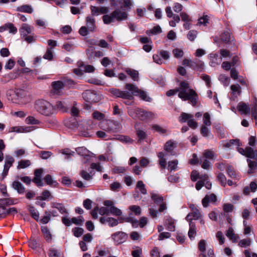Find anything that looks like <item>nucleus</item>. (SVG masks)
<instances>
[{"label":"nucleus","mask_w":257,"mask_h":257,"mask_svg":"<svg viewBox=\"0 0 257 257\" xmlns=\"http://www.w3.org/2000/svg\"><path fill=\"white\" fill-rule=\"evenodd\" d=\"M127 17V14L125 12L117 9L109 15H104L102 17V20L105 24H109L115 20L117 21L124 20Z\"/></svg>","instance_id":"1"},{"label":"nucleus","mask_w":257,"mask_h":257,"mask_svg":"<svg viewBox=\"0 0 257 257\" xmlns=\"http://www.w3.org/2000/svg\"><path fill=\"white\" fill-rule=\"evenodd\" d=\"M35 108L38 111L46 115H50L55 111V107L50 102L43 100L36 102Z\"/></svg>","instance_id":"2"},{"label":"nucleus","mask_w":257,"mask_h":257,"mask_svg":"<svg viewBox=\"0 0 257 257\" xmlns=\"http://www.w3.org/2000/svg\"><path fill=\"white\" fill-rule=\"evenodd\" d=\"M15 94L17 96L18 102L22 104L30 102L32 99L30 93L23 89H17Z\"/></svg>","instance_id":"3"},{"label":"nucleus","mask_w":257,"mask_h":257,"mask_svg":"<svg viewBox=\"0 0 257 257\" xmlns=\"http://www.w3.org/2000/svg\"><path fill=\"white\" fill-rule=\"evenodd\" d=\"M125 88L131 92V94L132 96L133 95H139L142 99L147 101H149L150 100L151 98L146 92L140 90L137 86L134 84L129 83L126 84L125 85Z\"/></svg>","instance_id":"4"},{"label":"nucleus","mask_w":257,"mask_h":257,"mask_svg":"<svg viewBox=\"0 0 257 257\" xmlns=\"http://www.w3.org/2000/svg\"><path fill=\"white\" fill-rule=\"evenodd\" d=\"M176 222L177 220L169 215H166L163 217V226L169 231H175Z\"/></svg>","instance_id":"5"},{"label":"nucleus","mask_w":257,"mask_h":257,"mask_svg":"<svg viewBox=\"0 0 257 257\" xmlns=\"http://www.w3.org/2000/svg\"><path fill=\"white\" fill-rule=\"evenodd\" d=\"M183 96V98H180L183 100L190 101L192 106H195L197 105L199 97L196 92L193 89L189 88L188 92H186Z\"/></svg>","instance_id":"6"},{"label":"nucleus","mask_w":257,"mask_h":257,"mask_svg":"<svg viewBox=\"0 0 257 257\" xmlns=\"http://www.w3.org/2000/svg\"><path fill=\"white\" fill-rule=\"evenodd\" d=\"M65 82L61 81H54L51 83L52 89L51 94L54 95H61L62 94V90L65 86Z\"/></svg>","instance_id":"7"},{"label":"nucleus","mask_w":257,"mask_h":257,"mask_svg":"<svg viewBox=\"0 0 257 257\" xmlns=\"http://www.w3.org/2000/svg\"><path fill=\"white\" fill-rule=\"evenodd\" d=\"M98 213L102 216L108 215L109 213V208H108L106 207L99 208L96 207L91 212V214L94 219L98 218Z\"/></svg>","instance_id":"8"},{"label":"nucleus","mask_w":257,"mask_h":257,"mask_svg":"<svg viewBox=\"0 0 257 257\" xmlns=\"http://www.w3.org/2000/svg\"><path fill=\"white\" fill-rule=\"evenodd\" d=\"M109 91L112 94L118 97L129 99H131L133 98L131 93L127 91H120V90L116 88L110 89Z\"/></svg>","instance_id":"9"},{"label":"nucleus","mask_w":257,"mask_h":257,"mask_svg":"<svg viewBox=\"0 0 257 257\" xmlns=\"http://www.w3.org/2000/svg\"><path fill=\"white\" fill-rule=\"evenodd\" d=\"M217 197L214 193L210 194H207L202 200V204L204 207L206 208L208 207L209 203L214 204L217 201Z\"/></svg>","instance_id":"10"},{"label":"nucleus","mask_w":257,"mask_h":257,"mask_svg":"<svg viewBox=\"0 0 257 257\" xmlns=\"http://www.w3.org/2000/svg\"><path fill=\"white\" fill-rule=\"evenodd\" d=\"M111 237L116 244H120L126 240L127 234L123 232L118 231L112 234Z\"/></svg>","instance_id":"11"},{"label":"nucleus","mask_w":257,"mask_h":257,"mask_svg":"<svg viewBox=\"0 0 257 257\" xmlns=\"http://www.w3.org/2000/svg\"><path fill=\"white\" fill-rule=\"evenodd\" d=\"M231 34L230 30L225 28L220 35V40L226 44L231 43V42L233 41V38L231 37Z\"/></svg>","instance_id":"12"},{"label":"nucleus","mask_w":257,"mask_h":257,"mask_svg":"<svg viewBox=\"0 0 257 257\" xmlns=\"http://www.w3.org/2000/svg\"><path fill=\"white\" fill-rule=\"evenodd\" d=\"M99 221L102 224L108 223L110 227L115 226L118 224V220L111 217H101L99 219Z\"/></svg>","instance_id":"13"},{"label":"nucleus","mask_w":257,"mask_h":257,"mask_svg":"<svg viewBox=\"0 0 257 257\" xmlns=\"http://www.w3.org/2000/svg\"><path fill=\"white\" fill-rule=\"evenodd\" d=\"M177 146V143L171 140L167 141L164 145V149L167 154L173 155L174 149Z\"/></svg>","instance_id":"14"},{"label":"nucleus","mask_w":257,"mask_h":257,"mask_svg":"<svg viewBox=\"0 0 257 257\" xmlns=\"http://www.w3.org/2000/svg\"><path fill=\"white\" fill-rule=\"evenodd\" d=\"M34 30L33 27L27 24H23L20 29L21 36L23 37L31 34Z\"/></svg>","instance_id":"15"},{"label":"nucleus","mask_w":257,"mask_h":257,"mask_svg":"<svg viewBox=\"0 0 257 257\" xmlns=\"http://www.w3.org/2000/svg\"><path fill=\"white\" fill-rule=\"evenodd\" d=\"M14 162V159L12 157H10L6 158L5 164L4 165V168L2 174L3 178H4L7 175L9 172V170L10 168L12 166Z\"/></svg>","instance_id":"16"},{"label":"nucleus","mask_w":257,"mask_h":257,"mask_svg":"<svg viewBox=\"0 0 257 257\" xmlns=\"http://www.w3.org/2000/svg\"><path fill=\"white\" fill-rule=\"evenodd\" d=\"M237 110L242 114H249L250 108L248 104L243 101L239 102L237 106Z\"/></svg>","instance_id":"17"},{"label":"nucleus","mask_w":257,"mask_h":257,"mask_svg":"<svg viewBox=\"0 0 257 257\" xmlns=\"http://www.w3.org/2000/svg\"><path fill=\"white\" fill-rule=\"evenodd\" d=\"M189 84L185 81H181L180 83V88L178 97L179 98H183V96L189 89Z\"/></svg>","instance_id":"18"},{"label":"nucleus","mask_w":257,"mask_h":257,"mask_svg":"<svg viewBox=\"0 0 257 257\" xmlns=\"http://www.w3.org/2000/svg\"><path fill=\"white\" fill-rule=\"evenodd\" d=\"M253 160L247 159L246 161L248 166V173L249 174L255 173L257 167V159H253Z\"/></svg>","instance_id":"19"},{"label":"nucleus","mask_w":257,"mask_h":257,"mask_svg":"<svg viewBox=\"0 0 257 257\" xmlns=\"http://www.w3.org/2000/svg\"><path fill=\"white\" fill-rule=\"evenodd\" d=\"M244 156L248 159H257V150H254L251 147H246Z\"/></svg>","instance_id":"20"},{"label":"nucleus","mask_w":257,"mask_h":257,"mask_svg":"<svg viewBox=\"0 0 257 257\" xmlns=\"http://www.w3.org/2000/svg\"><path fill=\"white\" fill-rule=\"evenodd\" d=\"M182 65L185 66H188L190 68H192L194 69L198 68H202L203 64L200 63L199 65H197V63L195 61L190 60L187 59H184L182 61Z\"/></svg>","instance_id":"21"},{"label":"nucleus","mask_w":257,"mask_h":257,"mask_svg":"<svg viewBox=\"0 0 257 257\" xmlns=\"http://www.w3.org/2000/svg\"><path fill=\"white\" fill-rule=\"evenodd\" d=\"M83 98L88 102H96V94L90 91H85L83 93Z\"/></svg>","instance_id":"22"},{"label":"nucleus","mask_w":257,"mask_h":257,"mask_svg":"<svg viewBox=\"0 0 257 257\" xmlns=\"http://www.w3.org/2000/svg\"><path fill=\"white\" fill-rule=\"evenodd\" d=\"M230 89L231 90V95L235 98H237L241 93V87L238 84L231 85Z\"/></svg>","instance_id":"23"},{"label":"nucleus","mask_w":257,"mask_h":257,"mask_svg":"<svg viewBox=\"0 0 257 257\" xmlns=\"http://www.w3.org/2000/svg\"><path fill=\"white\" fill-rule=\"evenodd\" d=\"M86 25L89 31L93 32L95 29V20L90 17L86 18Z\"/></svg>","instance_id":"24"},{"label":"nucleus","mask_w":257,"mask_h":257,"mask_svg":"<svg viewBox=\"0 0 257 257\" xmlns=\"http://www.w3.org/2000/svg\"><path fill=\"white\" fill-rule=\"evenodd\" d=\"M17 11L18 12L31 14L33 12V9L32 6L30 5H25L17 7Z\"/></svg>","instance_id":"25"},{"label":"nucleus","mask_w":257,"mask_h":257,"mask_svg":"<svg viewBox=\"0 0 257 257\" xmlns=\"http://www.w3.org/2000/svg\"><path fill=\"white\" fill-rule=\"evenodd\" d=\"M188 236L191 240L194 239L196 234V225L195 223H190L188 231Z\"/></svg>","instance_id":"26"},{"label":"nucleus","mask_w":257,"mask_h":257,"mask_svg":"<svg viewBox=\"0 0 257 257\" xmlns=\"http://www.w3.org/2000/svg\"><path fill=\"white\" fill-rule=\"evenodd\" d=\"M76 151L83 156L84 159H85V162H86L90 159L91 156L89 154V152L86 149L83 148H78Z\"/></svg>","instance_id":"27"},{"label":"nucleus","mask_w":257,"mask_h":257,"mask_svg":"<svg viewBox=\"0 0 257 257\" xmlns=\"http://www.w3.org/2000/svg\"><path fill=\"white\" fill-rule=\"evenodd\" d=\"M139 117L142 120H145L149 118H151L153 116V114L150 112L145 111L144 110H138Z\"/></svg>","instance_id":"28"},{"label":"nucleus","mask_w":257,"mask_h":257,"mask_svg":"<svg viewBox=\"0 0 257 257\" xmlns=\"http://www.w3.org/2000/svg\"><path fill=\"white\" fill-rule=\"evenodd\" d=\"M226 235L227 237L230 238L233 242H236L237 237L234 233L233 229L231 227H229L227 230Z\"/></svg>","instance_id":"29"},{"label":"nucleus","mask_w":257,"mask_h":257,"mask_svg":"<svg viewBox=\"0 0 257 257\" xmlns=\"http://www.w3.org/2000/svg\"><path fill=\"white\" fill-rule=\"evenodd\" d=\"M147 223V218L142 217L140 218V221L135 220L132 222L133 226L137 227L139 225L141 227H143Z\"/></svg>","instance_id":"30"},{"label":"nucleus","mask_w":257,"mask_h":257,"mask_svg":"<svg viewBox=\"0 0 257 257\" xmlns=\"http://www.w3.org/2000/svg\"><path fill=\"white\" fill-rule=\"evenodd\" d=\"M193 117V115L185 112H182L179 117V121L181 123L187 122L188 120Z\"/></svg>","instance_id":"31"},{"label":"nucleus","mask_w":257,"mask_h":257,"mask_svg":"<svg viewBox=\"0 0 257 257\" xmlns=\"http://www.w3.org/2000/svg\"><path fill=\"white\" fill-rule=\"evenodd\" d=\"M137 135L139 138V141L144 140L147 137L146 131L143 128H136Z\"/></svg>","instance_id":"32"},{"label":"nucleus","mask_w":257,"mask_h":257,"mask_svg":"<svg viewBox=\"0 0 257 257\" xmlns=\"http://www.w3.org/2000/svg\"><path fill=\"white\" fill-rule=\"evenodd\" d=\"M13 188L17 190L19 193H23L25 191L24 186L19 182L15 181L13 183Z\"/></svg>","instance_id":"33"},{"label":"nucleus","mask_w":257,"mask_h":257,"mask_svg":"<svg viewBox=\"0 0 257 257\" xmlns=\"http://www.w3.org/2000/svg\"><path fill=\"white\" fill-rule=\"evenodd\" d=\"M31 162L29 160H22L18 162V169H24L30 166Z\"/></svg>","instance_id":"34"},{"label":"nucleus","mask_w":257,"mask_h":257,"mask_svg":"<svg viewBox=\"0 0 257 257\" xmlns=\"http://www.w3.org/2000/svg\"><path fill=\"white\" fill-rule=\"evenodd\" d=\"M178 164L177 160H174L173 161H169L168 163V170L169 172H171L172 171H175Z\"/></svg>","instance_id":"35"},{"label":"nucleus","mask_w":257,"mask_h":257,"mask_svg":"<svg viewBox=\"0 0 257 257\" xmlns=\"http://www.w3.org/2000/svg\"><path fill=\"white\" fill-rule=\"evenodd\" d=\"M217 180L219 182L220 185L225 187L226 185V178L225 176L222 173H219L217 176Z\"/></svg>","instance_id":"36"},{"label":"nucleus","mask_w":257,"mask_h":257,"mask_svg":"<svg viewBox=\"0 0 257 257\" xmlns=\"http://www.w3.org/2000/svg\"><path fill=\"white\" fill-rule=\"evenodd\" d=\"M16 203V200H13L10 198H5L0 200V205L5 207L7 205H13Z\"/></svg>","instance_id":"37"},{"label":"nucleus","mask_w":257,"mask_h":257,"mask_svg":"<svg viewBox=\"0 0 257 257\" xmlns=\"http://www.w3.org/2000/svg\"><path fill=\"white\" fill-rule=\"evenodd\" d=\"M125 71L133 80L135 81L138 80L139 73L137 71L128 68Z\"/></svg>","instance_id":"38"},{"label":"nucleus","mask_w":257,"mask_h":257,"mask_svg":"<svg viewBox=\"0 0 257 257\" xmlns=\"http://www.w3.org/2000/svg\"><path fill=\"white\" fill-rule=\"evenodd\" d=\"M251 115L252 118L255 120V124H257V103L254 102L251 108Z\"/></svg>","instance_id":"39"},{"label":"nucleus","mask_w":257,"mask_h":257,"mask_svg":"<svg viewBox=\"0 0 257 257\" xmlns=\"http://www.w3.org/2000/svg\"><path fill=\"white\" fill-rule=\"evenodd\" d=\"M136 187L143 194H147V191L145 187V185L144 184L142 181H139L137 182Z\"/></svg>","instance_id":"40"},{"label":"nucleus","mask_w":257,"mask_h":257,"mask_svg":"<svg viewBox=\"0 0 257 257\" xmlns=\"http://www.w3.org/2000/svg\"><path fill=\"white\" fill-rule=\"evenodd\" d=\"M52 198L53 196L48 190L44 191L42 193V195L39 197V198L42 200H49L51 199Z\"/></svg>","instance_id":"41"},{"label":"nucleus","mask_w":257,"mask_h":257,"mask_svg":"<svg viewBox=\"0 0 257 257\" xmlns=\"http://www.w3.org/2000/svg\"><path fill=\"white\" fill-rule=\"evenodd\" d=\"M251 244V240L249 238L241 239L238 242V245L241 247H247L250 246Z\"/></svg>","instance_id":"42"},{"label":"nucleus","mask_w":257,"mask_h":257,"mask_svg":"<svg viewBox=\"0 0 257 257\" xmlns=\"http://www.w3.org/2000/svg\"><path fill=\"white\" fill-rule=\"evenodd\" d=\"M109 213L112 215L116 216H121L122 214L121 210L114 206L112 208H109Z\"/></svg>","instance_id":"43"},{"label":"nucleus","mask_w":257,"mask_h":257,"mask_svg":"<svg viewBox=\"0 0 257 257\" xmlns=\"http://www.w3.org/2000/svg\"><path fill=\"white\" fill-rule=\"evenodd\" d=\"M29 211L31 213L33 217L37 221L39 219V213L38 210L33 206H30Z\"/></svg>","instance_id":"44"},{"label":"nucleus","mask_w":257,"mask_h":257,"mask_svg":"<svg viewBox=\"0 0 257 257\" xmlns=\"http://www.w3.org/2000/svg\"><path fill=\"white\" fill-rule=\"evenodd\" d=\"M27 131L25 130V128L22 126H13L10 127L9 129V133L16 132L18 133H21Z\"/></svg>","instance_id":"45"},{"label":"nucleus","mask_w":257,"mask_h":257,"mask_svg":"<svg viewBox=\"0 0 257 257\" xmlns=\"http://www.w3.org/2000/svg\"><path fill=\"white\" fill-rule=\"evenodd\" d=\"M51 206L52 207L57 209L61 213L66 212V209L63 207V205L60 203L52 202L51 203Z\"/></svg>","instance_id":"46"},{"label":"nucleus","mask_w":257,"mask_h":257,"mask_svg":"<svg viewBox=\"0 0 257 257\" xmlns=\"http://www.w3.org/2000/svg\"><path fill=\"white\" fill-rule=\"evenodd\" d=\"M197 31L196 30H192L188 32L187 35V37L190 41L193 42L197 37Z\"/></svg>","instance_id":"47"},{"label":"nucleus","mask_w":257,"mask_h":257,"mask_svg":"<svg viewBox=\"0 0 257 257\" xmlns=\"http://www.w3.org/2000/svg\"><path fill=\"white\" fill-rule=\"evenodd\" d=\"M61 153L66 156L65 158V159L69 160L72 156L74 155L75 152L68 149H65L62 150Z\"/></svg>","instance_id":"48"},{"label":"nucleus","mask_w":257,"mask_h":257,"mask_svg":"<svg viewBox=\"0 0 257 257\" xmlns=\"http://www.w3.org/2000/svg\"><path fill=\"white\" fill-rule=\"evenodd\" d=\"M190 208L193 211L192 212L190 213V214H192L191 216L192 217H193V219L198 220L201 217V213L199 210L195 208V210L193 211V208L191 206H190Z\"/></svg>","instance_id":"49"},{"label":"nucleus","mask_w":257,"mask_h":257,"mask_svg":"<svg viewBox=\"0 0 257 257\" xmlns=\"http://www.w3.org/2000/svg\"><path fill=\"white\" fill-rule=\"evenodd\" d=\"M41 230L46 240L48 241L51 240V234L48 229L46 227H42Z\"/></svg>","instance_id":"50"},{"label":"nucleus","mask_w":257,"mask_h":257,"mask_svg":"<svg viewBox=\"0 0 257 257\" xmlns=\"http://www.w3.org/2000/svg\"><path fill=\"white\" fill-rule=\"evenodd\" d=\"M27 124H37L39 123V120L35 118L33 116H28L25 119Z\"/></svg>","instance_id":"51"},{"label":"nucleus","mask_w":257,"mask_h":257,"mask_svg":"<svg viewBox=\"0 0 257 257\" xmlns=\"http://www.w3.org/2000/svg\"><path fill=\"white\" fill-rule=\"evenodd\" d=\"M208 21L209 17L207 15H204L198 19V23L200 25H203L204 26H207V24L208 23Z\"/></svg>","instance_id":"52"},{"label":"nucleus","mask_w":257,"mask_h":257,"mask_svg":"<svg viewBox=\"0 0 257 257\" xmlns=\"http://www.w3.org/2000/svg\"><path fill=\"white\" fill-rule=\"evenodd\" d=\"M173 53L174 57L176 58H181L184 55V52L182 50L179 48H175L173 50Z\"/></svg>","instance_id":"53"},{"label":"nucleus","mask_w":257,"mask_h":257,"mask_svg":"<svg viewBox=\"0 0 257 257\" xmlns=\"http://www.w3.org/2000/svg\"><path fill=\"white\" fill-rule=\"evenodd\" d=\"M227 175L229 177L235 178L236 177V174L231 166H228L226 169Z\"/></svg>","instance_id":"54"},{"label":"nucleus","mask_w":257,"mask_h":257,"mask_svg":"<svg viewBox=\"0 0 257 257\" xmlns=\"http://www.w3.org/2000/svg\"><path fill=\"white\" fill-rule=\"evenodd\" d=\"M200 133L203 137H207L210 132L206 126L203 125L201 127Z\"/></svg>","instance_id":"55"},{"label":"nucleus","mask_w":257,"mask_h":257,"mask_svg":"<svg viewBox=\"0 0 257 257\" xmlns=\"http://www.w3.org/2000/svg\"><path fill=\"white\" fill-rule=\"evenodd\" d=\"M233 205L230 203H225L223 205V209L224 213H228L232 211Z\"/></svg>","instance_id":"56"},{"label":"nucleus","mask_w":257,"mask_h":257,"mask_svg":"<svg viewBox=\"0 0 257 257\" xmlns=\"http://www.w3.org/2000/svg\"><path fill=\"white\" fill-rule=\"evenodd\" d=\"M203 123L206 126H210L211 124L210 116L208 112L205 113L203 115Z\"/></svg>","instance_id":"57"},{"label":"nucleus","mask_w":257,"mask_h":257,"mask_svg":"<svg viewBox=\"0 0 257 257\" xmlns=\"http://www.w3.org/2000/svg\"><path fill=\"white\" fill-rule=\"evenodd\" d=\"M219 80L224 85L227 86L229 84V78L225 75L221 74L219 76Z\"/></svg>","instance_id":"58"},{"label":"nucleus","mask_w":257,"mask_h":257,"mask_svg":"<svg viewBox=\"0 0 257 257\" xmlns=\"http://www.w3.org/2000/svg\"><path fill=\"white\" fill-rule=\"evenodd\" d=\"M121 187V184L118 182H114L110 185V189L114 191H118Z\"/></svg>","instance_id":"59"},{"label":"nucleus","mask_w":257,"mask_h":257,"mask_svg":"<svg viewBox=\"0 0 257 257\" xmlns=\"http://www.w3.org/2000/svg\"><path fill=\"white\" fill-rule=\"evenodd\" d=\"M90 9L91 10V15L92 16H98L100 14L99 7L91 6Z\"/></svg>","instance_id":"60"},{"label":"nucleus","mask_w":257,"mask_h":257,"mask_svg":"<svg viewBox=\"0 0 257 257\" xmlns=\"http://www.w3.org/2000/svg\"><path fill=\"white\" fill-rule=\"evenodd\" d=\"M216 237L218 239L220 244H223L224 243L225 238L221 231H218L216 234Z\"/></svg>","instance_id":"61"},{"label":"nucleus","mask_w":257,"mask_h":257,"mask_svg":"<svg viewBox=\"0 0 257 257\" xmlns=\"http://www.w3.org/2000/svg\"><path fill=\"white\" fill-rule=\"evenodd\" d=\"M72 223L76 225H81L84 222V219L82 216H79L78 217H73L71 219Z\"/></svg>","instance_id":"62"},{"label":"nucleus","mask_w":257,"mask_h":257,"mask_svg":"<svg viewBox=\"0 0 257 257\" xmlns=\"http://www.w3.org/2000/svg\"><path fill=\"white\" fill-rule=\"evenodd\" d=\"M73 232L74 235L76 237H79L82 235L84 232V230L82 228L79 227H75L74 229H73Z\"/></svg>","instance_id":"63"},{"label":"nucleus","mask_w":257,"mask_h":257,"mask_svg":"<svg viewBox=\"0 0 257 257\" xmlns=\"http://www.w3.org/2000/svg\"><path fill=\"white\" fill-rule=\"evenodd\" d=\"M60 252L57 249H52L50 250V257H60Z\"/></svg>","instance_id":"64"}]
</instances>
